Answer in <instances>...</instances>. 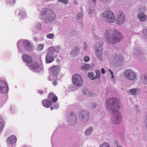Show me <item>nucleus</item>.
Here are the masks:
<instances>
[{
  "mask_svg": "<svg viewBox=\"0 0 147 147\" xmlns=\"http://www.w3.org/2000/svg\"><path fill=\"white\" fill-rule=\"evenodd\" d=\"M39 93L40 94H42L43 93V91L42 90H40L39 91Z\"/></svg>",
  "mask_w": 147,
  "mask_h": 147,
  "instance_id": "obj_44",
  "label": "nucleus"
},
{
  "mask_svg": "<svg viewBox=\"0 0 147 147\" xmlns=\"http://www.w3.org/2000/svg\"><path fill=\"white\" fill-rule=\"evenodd\" d=\"M73 3L75 5H77L78 4V1L76 0H74L73 1Z\"/></svg>",
  "mask_w": 147,
  "mask_h": 147,
  "instance_id": "obj_41",
  "label": "nucleus"
},
{
  "mask_svg": "<svg viewBox=\"0 0 147 147\" xmlns=\"http://www.w3.org/2000/svg\"><path fill=\"white\" fill-rule=\"evenodd\" d=\"M125 20V16L123 13L119 12L117 16L116 23L119 25L122 24Z\"/></svg>",
  "mask_w": 147,
  "mask_h": 147,
  "instance_id": "obj_8",
  "label": "nucleus"
},
{
  "mask_svg": "<svg viewBox=\"0 0 147 147\" xmlns=\"http://www.w3.org/2000/svg\"><path fill=\"white\" fill-rule=\"evenodd\" d=\"M138 17L142 22L144 21L146 19V16L143 13H139L138 15Z\"/></svg>",
  "mask_w": 147,
  "mask_h": 147,
  "instance_id": "obj_19",
  "label": "nucleus"
},
{
  "mask_svg": "<svg viewBox=\"0 0 147 147\" xmlns=\"http://www.w3.org/2000/svg\"><path fill=\"white\" fill-rule=\"evenodd\" d=\"M5 126V122L3 119L0 116V133L3 131Z\"/></svg>",
  "mask_w": 147,
  "mask_h": 147,
  "instance_id": "obj_20",
  "label": "nucleus"
},
{
  "mask_svg": "<svg viewBox=\"0 0 147 147\" xmlns=\"http://www.w3.org/2000/svg\"><path fill=\"white\" fill-rule=\"evenodd\" d=\"M55 95L53 92H50L48 96V98L49 99H52Z\"/></svg>",
  "mask_w": 147,
  "mask_h": 147,
  "instance_id": "obj_25",
  "label": "nucleus"
},
{
  "mask_svg": "<svg viewBox=\"0 0 147 147\" xmlns=\"http://www.w3.org/2000/svg\"><path fill=\"white\" fill-rule=\"evenodd\" d=\"M30 66L34 69H39L40 66L38 63L36 61H32L30 64Z\"/></svg>",
  "mask_w": 147,
  "mask_h": 147,
  "instance_id": "obj_17",
  "label": "nucleus"
},
{
  "mask_svg": "<svg viewBox=\"0 0 147 147\" xmlns=\"http://www.w3.org/2000/svg\"><path fill=\"white\" fill-rule=\"evenodd\" d=\"M22 58L23 61L26 63L28 66V64H29L32 61V57L28 54H23L22 55Z\"/></svg>",
  "mask_w": 147,
  "mask_h": 147,
  "instance_id": "obj_9",
  "label": "nucleus"
},
{
  "mask_svg": "<svg viewBox=\"0 0 147 147\" xmlns=\"http://www.w3.org/2000/svg\"><path fill=\"white\" fill-rule=\"evenodd\" d=\"M74 113H71V116H73V115H74Z\"/></svg>",
  "mask_w": 147,
  "mask_h": 147,
  "instance_id": "obj_47",
  "label": "nucleus"
},
{
  "mask_svg": "<svg viewBox=\"0 0 147 147\" xmlns=\"http://www.w3.org/2000/svg\"><path fill=\"white\" fill-rule=\"evenodd\" d=\"M42 104L44 107L46 108H48L51 107L52 102L48 99H45L42 100Z\"/></svg>",
  "mask_w": 147,
  "mask_h": 147,
  "instance_id": "obj_15",
  "label": "nucleus"
},
{
  "mask_svg": "<svg viewBox=\"0 0 147 147\" xmlns=\"http://www.w3.org/2000/svg\"><path fill=\"white\" fill-rule=\"evenodd\" d=\"M53 85L54 86H56L58 83V82L57 81L55 80L52 83Z\"/></svg>",
  "mask_w": 147,
  "mask_h": 147,
  "instance_id": "obj_37",
  "label": "nucleus"
},
{
  "mask_svg": "<svg viewBox=\"0 0 147 147\" xmlns=\"http://www.w3.org/2000/svg\"><path fill=\"white\" fill-rule=\"evenodd\" d=\"M84 49L85 50H86L87 49V46L86 45V44L85 42H84Z\"/></svg>",
  "mask_w": 147,
  "mask_h": 147,
  "instance_id": "obj_38",
  "label": "nucleus"
},
{
  "mask_svg": "<svg viewBox=\"0 0 147 147\" xmlns=\"http://www.w3.org/2000/svg\"><path fill=\"white\" fill-rule=\"evenodd\" d=\"M23 45L27 51H32L33 49L30 42L28 40L24 42Z\"/></svg>",
  "mask_w": 147,
  "mask_h": 147,
  "instance_id": "obj_13",
  "label": "nucleus"
},
{
  "mask_svg": "<svg viewBox=\"0 0 147 147\" xmlns=\"http://www.w3.org/2000/svg\"><path fill=\"white\" fill-rule=\"evenodd\" d=\"M83 16V15L81 13H78L77 16L76 18L79 19L81 18Z\"/></svg>",
  "mask_w": 147,
  "mask_h": 147,
  "instance_id": "obj_30",
  "label": "nucleus"
},
{
  "mask_svg": "<svg viewBox=\"0 0 147 147\" xmlns=\"http://www.w3.org/2000/svg\"><path fill=\"white\" fill-rule=\"evenodd\" d=\"M90 67V65L88 64H85L82 66V69L86 70L89 68Z\"/></svg>",
  "mask_w": 147,
  "mask_h": 147,
  "instance_id": "obj_23",
  "label": "nucleus"
},
{
  "mask_svg": "<svg viewBox=\"0 0 147 147\" xmlns=\"http://www.w3.org/2000/svg\"><path fill=\"white\" fill-rule=\"evenodd\" d=\"M142 33L143 34H146L147 36V30L146 29H144L142 31Z\"/></svg>",
  "mask_w": 147,
  "mask_h": 147,
  "instance_id": "obj_36",
  "label": "nucleus"
},
{
  "mask_svg": "<svg viewBox=\"0 0 147 147\" xmlns=\"http://www.w3.org/2000/svg\"><path fill=\"white\" fill-rule=\"evenodd\" d=\"M109 71L110 72L111 75H112L111 78H114V76L113 75V72L111 71L110 69H109Z\"/></svg>",
  "mask_w": 147,
  "mask_h": 147,
  "instance_id": "obj_39",
  "label": "nucleus"
},
{
  "mask_svg": "<svg viewBox=\"0 0 147 147\" xmlns=\"http://www.w3.org/2000/svg\"><path fill=\"white\" fill-rule=\"evenodd\" d=\"M17 138L16 136L12 135L7 138V143L11 144H15L16 142Z\"/></svg>",
  "mask_w": 147,
  "mask_h": 147,
  "instance_id": "obj_14",
  "label": "nucleus"
},
{
  "mask_svg": "<svg viewBox=\"0 0 147 147\" xmlns=\"http://www.w3.org/2000/svg\"><path fill=\"white\" fill-rule=\"evenodd\" d=\"M73 83L76 86H81L82 84V80L81 77L78 74L74 75L72 78Z\"/></svg>",
  "mask_w": 147,
  "mask_h": 147,
  "instance_id": "obj_5",
  "label": "nucleus"
},
{
  "mask_svg": "<svg viewBox=\"0 0 147 147\" xmlns=\"http://www.w3.org/2000/svg\"><path fill=\"white\" fill-rule=\"evenodd\" d=\"M74 115H75V114H74ZM74 116H76V115H74Z\"/></svg>",
  "mask_w": 147,
  "mask_h": 147,
  "instance_id": "obj_53",
  "label": "nucleus"
},
{
  "mask_svg": "<svg viewBox=\"0 0 147 147\" xmlns=\"http://www.w3.org/2000/svg\"><path fill=\"white\" fill-rule=\"evenodd\" d=\"M125 77L128 80H134L137 78L135 73L131 70H127L124 73Z\"/></svg>",
  "mask_w": 147,
  "mask_h": 147,
  "instance_id": "obj_6",
  "label": "nucleus"
},
{
  "mask_svg": "<svg viewBox=\"0 0 147 147\" xmlns=\"http://www.w3.org/2000/svg\"><path fill=\"white\" fill-rule=\"evenodd\" d=\"M144 79L145 80H146L147 79L146 78V76H144Z\"/></svg>",
  "mask_w": 147,
  "mask_h": 147,
  "instance_id": "obj_48",
  "label": "nucleus"
},
{
  "mask_svg": "<svg viewBox=\"0 0 147 147\" xmlns=\"http://www.w3.org/2000/svg\"><path fill=\"white\" fill-rule=\"evenodd\" d=\"M107 41L110 44H114L121 41L123 38L121 34L116 30H108L105 33Z\"/></svg>",
  "mask_w": 147,
  "mask_h": 147,
  "instance_id": "obj_2",
  "label": "nucleus"
},
{
  "mask_svg": "<svg viewBox=\"0 0 147 147\" xmlns=\"http://www.w3.org/2000/svg\"><path fill=\"white\" fill-rule=\"evenodd\" d=\"M33 40L35 41L36 42L38 40V39L36 38L35 37L33 38Z\"/></svg>",
  "mask_w": 147,
  "mask_h": 147,
  "instance_id": "obj_43",
  "label": "nucleus"
},
{
  "mask_svg": "<svg viewBox=\"0 0 147 147\" xmlns=\"http://www.w3.org/2000/svg\"><path fill=\"white\" fill-rule=\"evenodd\" d=\"M89 113L85 111L81 112L80 114V117L81 118V119H83L84 121L88 120L89 119Z\"/></svg>",
  "mask_w": 147,
  "mask_h": 147,
  "instance_id": "obj_12",
  "label": "nucleus"
},
{
  "mask_svg": "<svg viewBox=\"0 0 147 147\" xmlns=\"http://www.w3.org/2000/svg\"><path fill=\"white\" fill-rule=\"evenodd\" d=\"M130 92L132 95H135L137 93L136 90L135 89H133L129 90Z\"/></svg>",
  "mask_w": 147,
  "mask_h": 147,
  "instance_id": "obj_26",
  "label": "nucleus"
},
{
  "mask_svg": "<svg viewBox=\"0 0 147 147\" xmlns=\"http://www.w3.org/2000/svg\"><path fill=\"white\" fill-rule=\"evenodd\" d=\"M96 55L97 58L101 60L102 59V57L101 56L102 53V48L101 46H100L98 48H97L96 47Z\"/></svg>",
  "mask_w": 147,
  "mask_h": 147,
  "instance_id": "obj_16",
  "label": "nucleus"
},
{
  "mask_svg": "<svg viewBox=\"0 0 147 147\" xmlns=\"http://www.w3.org/2000/svg\"><path fill=\"white\" fill-rule=\"evenodd\" d=\"M41 14L43 16H45L47 20L51 22L55 19V14L52 11L48 9H43Z\"/></svg>",
  "mask_w": 147,
  "mask_h": 147,
  "instance_id": "obj_4",
  "label": "nucleus"
},
{
  "mask_svg": "<svg viewBox=\"0 0 147 147\" xmlns=\"http://www.w3.org/2000/svg\"><path fill=\"white\" fill-rule=\"evenodd\" d=\"M101 16L102 17L106 18V21L108 22L113 23L115 21V17L110 9L103 12Z\"/></svg>",
  "mask_w": 147,
  "mask_h": 147,
  "instance_id": "obj_3",
  "label": "nucleus"
},
{
  "mask_svg": "<svg viewBox=\"0 0 147 147\" xmlns=\"http://www.w3.org/2000/svg\"><path fill=\"white\" fill-rule=\"evenodd\" d=\"M88 12L90 13H91L90 12V11H91V10L90 9H89V10H88Z\"/></svg>",
  "mask_w": 147,
  "mask_h": 147,
  "instance_id": "obj_49",
  "label": "nucleus"
},
{
  "mask_svg": "<svg viewBox=\"0 0 147 147\" xmlns=\"http://www.w3.org/2000/svg\"><path fill=\"white\" fill-rule=\"evenodd\" d=\"M100 147H110V146L108 143L105 142L102 144Z\"/></svg>",
  "mask_w": 147,
  "mask_h": 147,
  "instance_id": "obj_28",
  "label": "nucleus"
},
{
  "mask_svg": "<svg viewBox=\"0 0 147 147\" xmlns=\"http://www.w3.org/2000/svg\"><path fill=\"white\" fill-rule=\"evenodd\" d=\"M92 2H94V3H95V2H96V0H92Z\"/></svg>",
  "mask_w": 147,
  "mask_h": 147,
  "instance_id": "obj_46",
  "label": "nucleus"
},
{
  "mask_svg": "<svg viewBox=\"0 0 147 147\" xmlns=\"http://www.w3.org/2000/svg\"><path fill=\"white\" fill-rule=\"evenodd\" d=\"M78 50V49L77 47H76L74 48V50L73 51V52H74V51L76 52Z\"/></svg>",
  "mask_w": 147,
  "mask_h": 147,
  "instance_id": "obj_42",
  "label": "nucleus"
},
{
  "mask_svg": "<svg viewBox=\"0 0 147 147\" xmlns=\"http://www.w3.org/2000/svg\"><path fill=\"white\" fill-rule=\"evenodd\" d=\"M90 60V58L88 56H86L84 58V61L85 62H88Z\"/></svg>",
  "mask_w": 147,
  "mask_h": 147,
  "instance_id": "obj_31",
  "label": "nucleus"
},
{
  "mask_svg": "<svg viewBox=\"0 0 147 147\" xmlns=\"http://www.w3.org/2000/svg\"><path fill=\"white\" fill-rule=\"evenodd\" d=\"M54 35L53 34L50 33L49 34L47 35V37L49 39H53L54 37Z\"/></svg>",
  "mask_w": 147,
  "mask_h": 147,
  "instance_id": "obj_27",
  "label": "nucleus"
},
{
  "mask_svg": "<svg viewBox=\"0 0 147 147\" xmlns=\"http://www.w3.org/2000/svg\"><path fill=\"white\" fill-rule=\"evenodd\" d=\"M54 57L53 53L49 51V52L45 57V61L47 63H49L53 62L54 60Z\"/></svg>",
  "mask_w": 147,
  "mask_h": 147,
  "instance_id": "obj_10",
  "label": "nucleus"
},
{
  "mask_svg": "<svg viewBox=\"0 0 147 147\" xmlns=\"http://www.w3.org/2000/svg\"><path fill=\"white\" fill-rule=\"evenodd\" d=\"M83 92L86 94L88 95L89 94V92L86 89H84L83 90Z\"/></svg>",
  "mask_w": 147,
  "mask_h": 147,
  "instance_id": "obj_35",
  "label": "nucleus"
},
{
  "mask_svg": "<svg viewBox=\"0 0 147 147\" xmlns=\"http://www.w3.org/2000/svg\"><path fill=\"white\" fill-rule=\"evenodd\" d=\"M108 110L112 111V120L114 124H118L121 120L120 112L118 111L120 107L119 102L115 98H109L107 102Z\"/></svg>",
  "mask_w": 147,
  "mask_h": 147,
  "instance_id": "obj_1",
  "label": "nucleus"
},
{
  "mask_svg": "<svg viewBox=\"0 0 147 147\" xmlns=\"http://www.w3.org/2000/svg\"><path fill=\"white\" fill-rule=\"evenodd\" d=\"M48 50L53 54V53L55 52L57 53L59 52L60 49V48L58 47H52L49 48Z\"/></svg>",
  "mask_w": 147,
  "mask_h": 147,
  "instance_id": "obj_18",
  "label": "nucleus"
},
{
  "mask_svg": "<svg viewBox=\"0 0 147 147\" xmlns=\"http://www.w3.org/2000/svg\"><path fill=\"white\" fill-rule=\"evenodd\" d=\"M50 109H51V110H52L53 109V108L52 107H51V108H50Z\"/></svg>",
  "mask_w": 147,
  "mask_h": 147,
  "instance_id": "obj_51",
  "label": "nucleus"
},
{
  "mask_svg": "<svg viewBox=\"0 0 147 147\" xmlns=\"http://www.w3.org/2000/svg\"><path fill=\"white\" fill-rule=\"evenodd\" d=\"M88 77L91 80H94V74L92 72H89L88 74Z\"/></svg>",
  "mask_w": 147,
  "mask_h": 147,
  "instance_id": "obj_22",
  "label": "nucleus"
},
{
  "mask_svg": "<svg viewBox=\"0 0 147 147\" xmlns=\"http://www.w3.org/2000/svg\"><path fill=\"white\" fill-rule=\"evenodd\" d=\"M96 106V104L95 103H93L92 105V107L93 108H94Z\"/></svg>",
  "mask_w": 147,
  "mask_h": 147,
  "instance_id": "obj_45",
  "label": "nucleus"
},
{
  "mask_svg": "<svg viewBox=\"0 0 147 147\" xmlns=\"http://www.w3.org/2000/svg\"><path fill=\"white\" fill-rule=\"evenodd\" d=\"M74 115H75V114H74ZM74 116H76V115H74Z\"/></svg>",
  "mask_w": 147,
  "mask_h": 147,
  "instance_id": "obj_52",
  "label": "nucleus"
},
{
  "mask_svg": "<svg viewBox=\"0 0 147 147\" xmlns=\"http://www.w3.org/2000/svg\"><path fill=\"white\" fill-rule=\"evenodd\" d=\"M96 75L94 77V79H99L100 77V71L98 70H97L95 71Z\"/></svg>",
  "mask_w": 147,
  "mask_h": 147,
  "instance_id": "obj_21",
  "label": "nucleus"
},
{
  "mask_svg": "<svg viewBox=\"0 0 147 147\" xmlns=\"http://www.w3.org/2000/svg\"><path fill=\"white\" fill-rule=\"evenodd\" d=\"M117 147H121V146H117Z\"/></svg>",
  "mask_w": 147,
  "mask_h": 147,
  "instance_id": "obj_50",
  "label": "nucleus"
},
{
  "mask_svg": "<svg viewBox=\"0 0 147 147\" xmlns=\"http://www.w3.org/2000/svg\"><path fill=\"white\" fill-rule=\"evenodd\" d=\"M49 69L51 70V73L54 76H56L60 71V67L59 65L51 67Z\"/></svg>",
  "mask_w": 147,
  "mask_h": 147,
  "instance_id": "obj_11",
  "label": "nucleus"
},
{
  "mask_svg": "<svg viewBox=\"0 0 147 147\" xmlns=\"http://www.w3.org/2000/svg\"><path fill=\"white\" fill-rule=\"evenodd\" d=\"M52 101L53 102H55L57 101L58 100L57 97L55 95L54 97L52 99Z\"/></svg>",
  "mask_w": 147,
  "mask_h": 147,
  "instance_id": "obj_29",
  "label": "nucleus"
},
{
  "mask_svg": "<svg viewBox=\"0 0 147 147\" xmlns=\"http://www.w3.org/2000/svg\"><path fill=\"white\" fill-rule=\"evenodd\" d=\"M115 59L116 60H117V61H120V60H119V59H120V60H121L123 59V58L122 57H121L119 56H116L115 57Z\"/></svg>",
  "mask_w": 147,
  "mask_h": 147,
  "instance_id": "obj_33",
  "label": "nucleus"
},
{
  "mask_svg": "<svg viewBox=\"0 0 147 147\" xmlns=\"http://www.w3.org/2000/svg\"><path fill=\"white\" fill-rule=\"evenodd\" d=\"M92 128L91 127L89 128V129H87L85 131V134L87 135L90 134L92 132Z\"/></svg>",
  "mask_w": 147,
  "mask_h": 147,
  "instance_id": "obj_24",
  "label": "nucleus"
},
{
  "mask_svg": "<svg viewBox=\"0 0 147 147\" xmlns=\"http://www.w3.org/2000/svg\"><path fill=\"white\" fill-rule=\"evenodd\" d=\"M44 47V45L43 44H40L38 45V49H39L41 50Z\"/></svg>",
  "mask_w": 147,
  "mask_h": 147,
  "instance_id": "obj_32",
  "label": "nucleus"
},
{
  "mask_svg": "<svg viewBox=\"0 0 147 147\" xmlns=\"http://www.w3.org/2000/svg\"><path fill=\"white\" fill-rule=\"evenodd\" d=\"M101 73L102 74H103L105 73V70L103 69L102 68L101 69Z\"/></svg>",
  "mask_w": 147,
  "mask_h": 147,
  "instance_id": "obj_40",
  "label": "nucleus"
},
{
  "mask_svg": "<svg viewBox=\"0 0 147 147\" xmlns=\"http://www.w3.org/2000/svg\"><path fill=\"white\" fill-rule=\"evenodd\" d=\"M8 91V87L5 81L0 80V91L2 93H6Z\"/></svg>",
  "mask_w": 147,
  "mask_h": 147,
  "instance_id": "obj_7",
  "label": "nucleus"
},
{
  "mask_svg": "<svg viewBox=\"0 0 147 147\" xmlns=\"http://www.w3.org/2000/svg\"><path fill=\"white\" fill-rule=\"evenodd\" d=\"M59 2H63L64 3L67 4L68 2V0H58Z\"/></svg>",
  "mask_w": 147,
  "mask_h": 147,
  "instance_id": "obj_34",
  "label": "nucleus"
}]
</instances>
